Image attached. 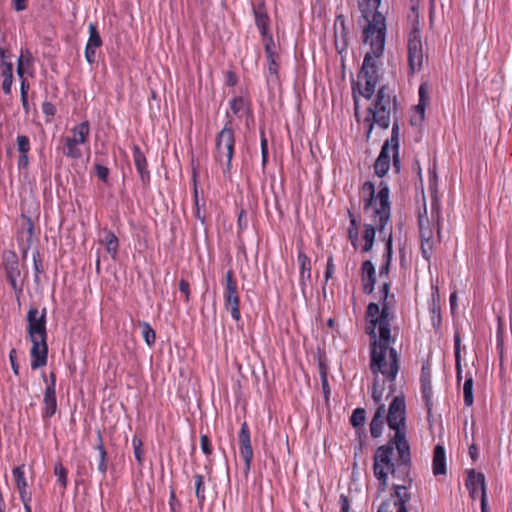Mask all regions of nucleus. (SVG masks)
<instances>
[{
    "instance_id": "nucleus-35",
    "label": "nucleus",
    "mask_w": 512,
    "mask_h": 512,
    "mask_svg": "<svg viewBox=\"0 0 512 512\" xmlns=\"http://www.w3.org/2000/svg\"><path fill=\"white\" fill-rule=\"evenodd\" d=\"M399 138H400V128L398 121L395 120L392 126L391 137L386 140L384 144H388V148L391 150H399Z\"/></svg>"
},
{
    "instance_id": "nucleus-32",
    "label": "nucleus",
    "mask_w": 512,
    "mask_h": 512,
    "mask_svg": "<svg viewBox=\"0 0 512 512\" xmlns=\"http://www.w3.org/2000/svg\"><path fill=\"white\" fill-rule=\"evenodd\" d=\"M428 92L425 84L420 85L419 87V103L416 106V111L419 114V119L423 120L425 115V108L428 104Z\"/></svg>"
},
{
    "instance_id": "nucleus-11",
    "label": "nucleus",
    "mask_w": 512,
    "mask_h": 512,
    "mask_svg": "<svg viewBox=\"0 0 512 512\" xmlns=\"http://www.w3.org/2000/svg\"><path fill=\"white\" fill-rule=\"evenodd\" d=\"M27 322L30 340L47 338L45 308L41 313L35 307L30 308L27 313Z\"/></svg>"
},
{
    "instance_id": "nucleus-2",
    "label": "nucleus",
    "mask_w": 512,
    "mask_h": 512,
    "mask_svg": "<svg viewBox=\"0 0 512 512\" xmlns=\"http://www.w3.org/2000/svg\"><path fill=\"white\" fill-rule=\"evenodd\" d=\"M379 304L371 302L366 309V332L370 336V369L377 378L381 373L388 381L394 382L398 374L399 355L391 347L395 341L391 337V322L394 319L392 311L394 295H389V284L384 282L380 289Z\"/></svg>"
},
{
    "instance_id": "nucleus-49",
    "label": "nucleus",
    "mask_w": 512,
    "mask_h": 512,
    "mask_svg": "<svg viewBox=\"0 0 512 512\" xmlns=\"http://www.w3.org/2000/svg\"><path fill=\"white\" fill-rule=\"evenodd\" d=\"M383 387L380 386L377 381L374 382V385H373V390H372V398L374 400V402L379 406L382 401V396H383Z\"/></svg>"
},
{
    "instance_id": "nucleus-15",
    "label": "nucleus",
    "mask_w": 512,
    "mask_h": 512,
    "mask_svg": "<svg viewBox=\"0 0 512 512\" xmlns=\"http://www.w3.org/2000/svg\"><path fill=\"white\" fill-rule=\"evenodd\" d=\"M466 487L472 498H476L479 492L480 498L483 497V495H486L484 474L470 470L466 479Z\"/></svg>"
},
{
    "instance_id": "nucleus-8",
    "label": "nucleus",
    "mask_w": 512,
    "mask_h": 512,
    "mask_svg": "<svg viewBox=\"0 0 512 512\" xmlns=\"http://www.w3.org/2000/svg\"><path fill=\"white\" fill-rule=\"evenodd\" d=\"M72 133V136H67L63 139L64 147L62 149V153L66 157L79 159L82 157V152L79 148V145L86 143L89 138V123L87 121L81 122L73 128Z\"/></svg>"
},
{
    "instance_id": "nucleus-29",
    "label": "nucleus",
    "mask_w": 512,
    "mask_h": 512,
    "mask_svg": "<svg viewBox=\"0 0 512 512\" xmlns=\"http://www.w3.org/2000/svg\"><path fill=\"white\" fill-rule=\"evenodd\" d=\"M300 266V278L303 282L305 279L311 278V261L310 258L302 251H299L297 257Z\"/></svg>"
},
{
    "instance_id": "nucleus-20",
    "label": "nucleus",
    "mask_w": 512,
    "mask_h": 512,
    "mask_svg": "<svg viewBox=\"0 0 512 512\" xmlns=\"http://www.w3.org/2000/svg\"><path fill=\"white\" fill-rule=\"evenodd\" d=\"M432 471L435 476L446 474V454L442 445H436L434 448Z\"/></svg>"
},
{
    "instance_id": "nucleus-58",
    "label": "nucleus",
    "mask_w": 512,
    "mask_h": 512,
    "mask_svg": "<svg viewBox=\"0 0 512 512\" xmlns=\"http://www.w3.org/2000/svg\"><path fill=\"white\" fill-rule=\"evenodd\" d=\"M42 111L45 115L53 117L56 113V108L51 102H44L42 105Z\"/></svg>"
},
{
    "instance_id": "nucleus-46",
    "label": "nucleus",
    "mask_w": 512,
    "mask_h": 512,
    "mask_svg": "<svg viewBox=\"0 0 512 512\" xmlns=\"http://www.w3.org/2000/svg\"><path fill=\"white\" fill-rule=\"evenodd\" d=\"M17 148L20 154H28L30 151V140L25 135L17 137Z\"/></svg>"
},
{
    "instance_id": "nucleus-24",
    "label": "nucleus",
    "mask_w": 512,
    "mask_h": 512,
    "mask_svg": "<svg viewBox=\"0 0 512 512\" xmlns=\"http://www.w3.org/2000/svg\"><path fill=\"white\" fill-rule=\"evenodd\" d=\"M133 160L143 183L149 180L146 157L137 145L133 147Z\"/></svg>"
},
{
    "instance_id": "nucleus-54",
    "label": "nucleus",
    "mask_w": 512,
    "mask_h": 512,
    "mask_svg": "<svg viewBox=\"0 0 512 512\" xmlns=\"http://www.w3.org/2000/svg\"><path fill=\"white\" fill-rule=\"evenodd\" d=\"M194 201H195V206H196L195 217L197 219H199L202 223H204L205 216L202 215V213H201V209H200V206H199V200H198V191H197V187L196 186L194 187Z\"/></svg>"
},
{
    "instance_id": "nucleus-50",
    "label": "nucleus",
    "mask_w": 512,
    "mask_h": 512,
    "mask_svg": "<svg viewBox=\"0 0 512 512\" xmlns=\"http://www.w3.org/2000/svg\"><path fill=\"white\" fill-rule=\"evenodd\" d=\"M179 290L184 296V300L186 303L190 300V284L185 279H181L179 282Z\"/></svg>"
},
{
    "instance_id": "nucleus-25",
    "label": "nucleus",
    "mask_w": 512,
    "mask_h": 512,
    "mask_svg": "<svg viewBox=\"0 0 512 512\" xmlns=\"http://www.w3.org/2000/svg\"><path fill=\"white\" fill-rule=\"evenodd\" d=\"M16 486L19 490L21 501H27L31 498V493L27 491V482L24 477L22 466L16 467L12 471Z\"/></svg>"
},
{
    "instance_id": "nucleus-27",
    "label": "nucleus",
    "mask_w": 512,
    "mask_h": 512,
    "mask_svg": "<svg viewBox=\"0 0 512 512\" xmlns=\"http://www.w3.org/2000/svg\"><path fill=\"white\" fill-rule=\"evenodd\" d=\"M253 13L255 17V24L260 30V33L268 31L269 17L266 13L264 4L261 3L255 6L253 8Z\"/></svg>"
},
{
    "instance_id": "nucleus-16",
    "label": "nucleus",
    "mask_w": 512,
    "mask_h": 512,
    "mask_svg": "<svg viewBox=\"0 0 512 512\" xmlns=\"http://www.w3.org/2000/svg\"><path fill=\"white\" fill-rule=\"evenodd\" d=\"M362 271V284L363 290L367 294H371L374 291L376 283V271L373 263L370 260H366L361 265Z\"/></svg>"
},
{
    "instance_id": "nucleus-62",
    "label": "nucleus",
    "mask_w": 512,
    "mask_h": 512,
    "mask_svg": "<svg viewBox=\"0 0 512 512\" xmlns=\"http://www.w3.org/2000/svg\"><path fill=\"white\" fill-rule=\"evenodd\" d=\"M29 159L28 154H20L18 159V168L25 169L28 166Z\"/></svg>"
},
{
    "instance_id": "nucleus-43",
    "label": "nucleus",
    "mask_w": 512,
    "mask_h": 512,
    "mask_svg": "<svg viewBox=\"0 0 512 512\" xmlns=\"http://www.w3.org/2000/svg\"><path fill=\"white\" fill-rule=\"evenodd\" d=\"M262 35V38H263V42H264V47H265V52H266V57L267 58H271V57H275V56H278L274 51H273V47H274V41H273V37L271 34L268 33V31L264 32V33H261Z\"/></svg>"
},
{
    "instance_id": "nucleus-18",
    "label": "nucleus",
    "mask_w": 512,
    "mask_h": 512,
    "mask_svg": "<svg viewBox=\"0 0 512 512\" xmlns=\"http://www.w3.org/2000/svg\"><path fill=\"white\" fill-rule=\"evenodd\" d=\"M421 388H422V398L425 402V406L427 408L428 414L431 413L432 409V385H431V376L429 369L426 367L422 368L421 374Z\"/></svg>"
},
{
    "instance_id": "nucleus-30",
    "label": "nucleus",
    "mask_w": 512,
    "mask_h": 512,
    "mask_svg": "<svg viewBox=\"0 0 512 512\" xmlns=\"http://www.w3.org/2000/svg\"><path fill=\"white\" fill-rule=\"evenodd\" d=\"M6 276L13 289H17V279L20 276L17 260L8 262L6 265Z\"/></svg>"
},
{
    "instance_id": "nucleus-39",
    "label": "nucleus",
    "mask_w": 512,
    "mask_h": 512,
    "mask_svg": "<svg viewBox=\"0 0 512 512\" xmlns=\"http://www.w3.org/2000/svg\"><path fill=\"white\" fill-rule=\"evenodd\" d=\"M441 219H442V217H441L439 201L436 198H433L432 202H431V220L436 223L438 234H440Z\"/></svg>"
},
{
    "instance_id": "nucleus-13",
    "label": "nucleus",
    "mask_w": 512,
    "mask_h": 512,
    "mask_svg": "<svg viewBox=\"0 0 512 512\" xmlns=\"http://www.w3.org/2000/svg\"><path fill=\"white\" fill-rule=\"evenodd\" d=\"M239 445L240 455L243 458L246 466L245 472L248 473L253 459V449L251 446L249 427L246 422L242 423L241 425L239 432Z\"/></svg>"
},
{
    "instance_id": "nucleus-33",
    "label": "nucleus",
    "mask_w": 512,
    "mask_h": 512,
    "mask_svg": "<svg viewBox=\"0 0 512 512\" xmlns=\"http://www.w3.org/2000/svg\"><path fill=\"white\" fill-rule=\"evenodd\" d=\"M54 475L57 477V482L61 487V492L64 493L67 487L68 471L61 462H57L54 466Z\"/></svg>"
},
{
    "instance_id": "nucleus-22",
    "label": "nucleus",
    "mask_w": 512,
    "mask_h": 512,
    "mask_svg": "<svg viewBox=\"0 0 512 512\" xmlns=\"http://www.w3.org/2000/svg\"><path fill=\"white\" fill-rule=\"evenodd\" d=\"M57 410L56 391L52 387H46L43 397V418H51Z\"/></svg>"
},
{
    "instance_id": "nucleus-52",
    "label": "nucleus",
    "mask_w": 512,
    "mask_h": 512,
    "mask_svg": "<svg viewBox=\"0 0 512 512\" xmlns=\"http://www.w3.org/2000/svg\"><path fill=\"white\" fill-rule=\"evenodd\" d=\"M96 49L97 47L86 45L85 47V58L89 64L96 62Z\"/></svg>"
},
{
    "instance_id": "nucleus-4",
    "label": "nucleus",
    "mask_w": 512,
    "mask_h": 512,
    "mask_svg": "<svg viewBox=\"0 0 512 512\" xmlns=\"http://www.w3.org/2000/svg\"><path fill=\"white\" fill-rule=\"evenodd\" d=\"M389 187L386 182L381 181L378 186V192L375 194V185L371 181H366L362 185V193L366 195L364 198V209L372 210V216L376 220L379 218L378 231L380 237L386 240L385 262L379 269L380 277H387L392 257V230L388 228L391 216V205L389 200Z\"/></svg>"
},
{
    "instance_id": "nucleus-61",
    "label": "nucleus",
    "mask_w": 512,
    "mask_h": 512,
    "mask_svg": "<svg viewBox=\"0 0 512 512\" xmlns=\"http://www.w3.org/2000/svg\"><path fill=\"white\" fill-rule=\"evenodd\" d=\"M392 158H393V166L396 172L400 171V159H399V150H391Z\"/></svg>"
},
{
    "instance_id": "nucleus-47",
    "label": "nucleus",
    "mask_w": 512,
    "mask_h": 512,
    "mask_svg": "<svg viewBox=\"0 0 512 512\" xmlns=\"http://www.w3.org/2000/svg\"><path fill=\"white\" fill-rule=\"evenodd\" d=\"M132 445H133V449H134V456H135L137 462L141 465L142 462H143V458H142V441H141V439L136 437V436L133 437Z\"/></svg>"
},
{
    "instance_id": "nucleus-12",
    "label": "nucleus",
    "mask_w": 512,
    "mask_h": 512,
    "mask_svg": "<svg viewBox=\"0 0 512 512\" xmlns=\"http://www.w3.org/2000/svg\"><path fill=\"white\" fill-rule=\"evenodd\" d=\"M419 228H420V236H421V250L423 257L428 260L431 256L432 244L431 239L433 236L432 228L430 227V219L427 216L426 207L424 208V213L419 214L418 217Z\"/></svg>"
},
{
    "instance_id": "nucleus-55",
    "label": "nucleus",
    "mask_w": 512,
    "mask_h": 512,
    "mask_svg": "<svg viewBox=\"0 0 512 512\" xmlns=\"http://www.w3.org/2000/svg\"><path fill=\"white\" fill-rule=\"evenodd\" d=\"M335 272V265L333 263V258L330 256L327 260L326 271H325V281L327 282Z\"/></svg>"
},
{
    "instance_id": "nucleus-6",
    "label": "nucleus",
    "mask_w": 512,
    "mask_h": 512,
    "mask_svg": "<svg viewBox=\"0 0 512 512\" xmlns=\"http://www.w3.org/2000/svg\"><path fill=\"white\" fill-rule=\"evenodd\" d=\"M235 148V135L228 121L224 128L216 136L214 158L223 166L224 175L230 174L232 169V158Z\"/></svg>"
},
{
    "instance_id": "nucleus-23",
    "label": "nucleus",
    "mask_w": 512,
    "mask_h": 512,
    "mask_svg": "<svg viewBox=\"0 0 512 512\" xmlns=\"http://www.w3.org/2000/svg\"><path fill=\"white\" fill-rule=\"evenodd\" d=\"M364 211L366 213L370 214V217L373 221V224H365L364 225L365 229H364L363 239L365 241V244L363 246V251L367 252L372 249V246L374 244L376 229H378V225H379V218H377L376 220L374 219V217L372 216V213H373L372 210L366 211L364 209Z\"/></svg>"
},
{
    "instance_id": "nucleus-64",
    "label": "nucleus",
    "mask_w": 512,
    "mask_h": 512,
    "mask_svg": "<svg viewBox=\"0 0 512 512\" xmlns=\"http://www.w3.org/2000/svg\"><path fill=\"white\" fill-rule=\"evenodd\" d=\"M96 448L99 451L100 457L107 456V452L104 448L102 436L100 433H98V444H97Z\"/></svg>"
},
{
    "instance_id": "nucleus-31",
    "label": "nucleus",
    "mask_w": 512,
    "mask_h": 512,
    "mask_svg": "<svg viewBox=\"0 0 512 512\" xmlns=\"http://www.w3.org/2000/svg\"><path fill=\"white\" fill-rule=\"evenodd\" d=\"M1 75L3 77L2 89L6 95L11 93L13 83V65H6L4 69H1Z\"/></svg>"
},
{
    "instance_id": "nucleus-10",
    "label": "nucleus",
    "mask_w": 512,
    "mask_h": 512,
    "mask_svg": "<svg viewBox=\"0 0 512 512\" xmlns=\"http://www.w3.org/2000/svg\"><path fill=\"white\" fill-rule=\"evenodd\" d=\"M394 502L391 500L383 501L378 507L377 512H408L407 504L411 500V493L404 485L394 487Z\"/></svg>"
},
{
    "instance_id": "nucleus-17",
    "label": "nucleus",
    "mask_w": 512,
    "mask_h": 512,
    "mask_svg": "<svg viewBox=\"0 0 512 512\" xmlns=\"http://www.w3.org/2000/svg\"><path fill=\"white\" fill-rule=\"evenodd\" d=\"M279 56L267 58L266 81L269 89H275L280 85Z\"/></svg>"
},
{
    "instance_id": "nucleus-19",
    "label": "nucleus",
    "mask_w": 512,
    "mask_h": 512,
    "mask_svg": "<svg viewBox=\"0 0 512 512\" xmlns=\"http://www.w3.org/2000/svg\"><path fill=\"white\" fill-rule=\"evenodd\" d=\"M391 149L388 148V144H383L380 154L374 164L375 173L379 177H383L389 170L391 160Z\"/></svg>"
},
{
    "instance_id": "nucleus-53",
    "label": "nucleus",
    "mask_w": 512,
    "mask_h": 512,
    "mask_svg": "<svg viewBox=\"0 0 512 512\" xmlns=\"http://www.w3.org/2000/svg\"><path fill=\"white\" fill-rule=\"evenodd\" d=\"M0 59H1V69H4L6 65H13L11 62V55L8 51L2 47H0Z\"/></svg>"
},
{
    "instance_id": "nucleus-42",
    "label": "nucleus",
    "mask_w": 512,
    "mask_h": 512,
    "mask_svg": "<svg viewBox=\"0 0 512 512\" xmlns=\"http://www.w3.org/2000/svg\"><path fill=\"white\" fill-rule=\"evenodd\" d=\"M262 35V38H263V42H264V47H265V52H266V57L267 58H271V57H275V56H278L274 51H273V47H274V41H273V37L271 34L268 33V31L264 32V33H261Z\"/></svg>"
},
{
    "instance_id": "nucleus-36",
    "label": "nucleus",
    "mask_w": 512,
    "mask_h": 512,
    "mask_svg": "<svg viewBox=\"0 0 512 512\" xmlns=\"http://www.w3.org/2000/svg\"><path fill=\"white\" fill-rule=\"evenodd\" d=\"M139 326L142 329V336L148 346H152L156 340V333L148 322H140Z\"/></svg>"
},
{
    "instance_id": "nucleus-21",
    "label": "nucleus",
    "mask_w": 512,
    "mask_h": 512,
    "mask_svg": "<svg viewBox=\"0 0 512 512\" xmlns=\"http://www.w3.org/2000/svg\"><path fill=\"white\" fill-rule=\"evenodd\" d=\"M386 416V409L384 404H380L370 423V433L373 438H378L382 434L384 421Z\"/></svg>"
},
{
    "instance_id": "nucleus-28",
    "label": "nucleus",
    "mask_w": 512,
    "mask_h": 512,
    "mask_svg": "<svg viewBox=\"0 0 512 512\" xmlns=\"http://www.w3.org/2000/svg\"><path fill=\"white\" fill-rule=\"evenodd\" d=\"M100 242L105 245L107 252L111 254L112 258L114 259L119 247L118 238L116 235L110 230H104Z\"/></svg>"
},
{
    "instance_id": "nucleus-57",
    "label": "nucleus",
    "mask_w": 512,
    "mask_h": 512,
    "mask_svg": "<svg viewBox=\"0 0 512 512\" xmlns=\"http://www.w3.org/2000/svg\"><path fill=\"white\" fill-rule=\"evenodd\" d=\"M461 340L458 333L454 336V354H455V360H461Z\"/></svg>"
},
{
    "instance_id": "nucleus-5",
    "label": "nucleus",
    "mask_w": 512,
    "mask_h": 512,
    "mask_svg": "<svg viewBox=\"0 0 512 512\" xmlns=\"http://www.w3.org/2000/svg\"><path fill=\"white\" fill-rule=\"evenodd\" d=\"M397 111L396 97L388 85L379 88L374 100L367 108L364 124L367 126L366 139L369 140L374 125L381 129H387L390 125L391 115Z\"/></svg>"
},
{
    "instance_id": "nucleus-56",
    "label": "nucleus",
    "mask_w": 512,
    "mask_h": 512,
    "mask_svg": "<svg viewBox=\"0 0 512 512\" xmlns=\"http://www.w3.org/2000/svg\"><path fill=\"white\" fill-rule=\"evenodd\" d=\"M339 506H340V512H349L350 510V501L348 499V496L345 494H341L339 497Z\"/></svg>"
},
{
    "instance_id": "nucleus-26",
    "label": "nucleus",
    "mask_w": 512,
    "mask_h": 512,
    "mask_svg": "<svg viewBox=\"0 0 512 512\" xmlns=\"http://www.w3.org/2000/svg\"><path fill=\"white\" fill-rule=\"evenodd\" d=\"M33 56L28 50H21L17 61V74L20 79H24V74L33 66Z\"/></svg>"
},
{
    "instance_id": "nucleus-40",
    "label": "nucleus",
    "mask_w": 512,
    "mask_h": 512,
    "mask_svg": "<svg viewBox=\"0 0 512 512\" xmlns=\"http://www.w3.org/2000/svg\"><path fill=\"white\" fill-rule=\"evenodd\" d=\"M89 46L97 47L99 48L102 45V40L100 37V34L94 24L89 25V39L87 41V44Z\"/></svg>"
},
{
    "instance_id": "nucleus-38",
    "label": "nucleus",
    "mask_w": 512,
    "mask_h": 512,
    "mask_svg": "<svg viewBox=\"0 0 512 512\" xmlns=\"http://www.w3.org/2000/svg\"><path fill=\"white\" fill-rule=\"evenodd\" d=\"M195 481V494L200 504L205 501V485H204V477L201 474H196L194 476Z\"/></svg>"
},
{
    "instance_id": "nucleus-59",
    "label": "nucleus",
    "mask_w": 512,
    "mask_h": 512,
    "mask_svg": "<svg viewBox=\"0 0 512 512\" xmlns=\"http://www.w3.org/2000/svg\"><path fill=\"white\" fill-rule=\"evenodd\" d=\"M9 359L11 363V367L13 369V372L18 375L19 374V364L17 363L16 359V350L12 349L9 353Z\"/></svg>"
},
{
    "instance_id": "nucleus-48",
    "label": "nucleus",
    "mask_w": 512,
    "mask_h": 512,
    "mask_svg": "<svg viewBox=\"0 0 512 512\" xmlns=\"http://www.w3.org/2000/svg\"><path fill=\"white\" fill-rule=\"evenodd\" d=\"M94 168H95V172H96V175L98 176V178L100 180H102L103 182H107L108 176H109V169L106 166H103L99 163H96L94 165Z\"/></svg>"
},
{
    "instance_id": "nucleus-7",
    "label": "nucleus",
    "mask_w": 512,
    "mask_h": 512,
    "mask_svg": "<svg viewBox=\"0 0 512 512\" xmlns=\"http://www.w3.org/2000/svg\"><path fill=\"white\" fill-rule=\"evenodd\" d=\"M407 57L411 74L422 70L426 56L423 51L420 29L417 26H414L408 34Z\"/></svg>"
},
{
    "instance_id": "nucleus-37",
    "label": "nucleus",
    "mask_w": 512,
    "mask_h": 512,
    "mask_svg": "<svg viewBox=\"0 0 512 512\" xmlns=\"http://www.w3.org/2000/svg\"><path fill=\"white\" fill-rule=\"evenodd\" d=\"M230 109L238 117H241L247 111V102L242 97L233 98L230 101Z\"/></svg>"
},
{
    "instance_id": "nucleus-60",
    "label": "nucleus",
    "mask_w": 512,
    "mask_h": 512,
    "mask_svg": "<svg viewBox=\"0 0 512 512\" xmlns=\"http://www.w3.org/2000/svg\"><path fill=\"white\" fill-rule=\"evenodd\" d=\"M169 505L172 512H176V507L180 505L173 490L170 492Z\"/></svg>"
},
{
    "instance_id": "nucleus-9",
    "label": "nucleus",
    "mask_w": 512,
    "mask_h": 512,
    "mask_svg": "<svg viewBox=\"0 0 512 512\" xmlns=\"http://www.w3.org/2000/svg\"><path fill=\"white\" fill-rule=\"evenodd\" d=\"M224 307L231 314V317L235 321L241 319V313L239 309V293L237 288V282L234 279V272L228 270L225 275V287H224Z\"/></svg>"
},
{
    "instance_id": "nucleus-51",
    "label": "nucleus",
    "mask_w": 512,
    "mask_h": 512,
    "mask_svg": "<svg viewBox=\"0 0 512 512\" xmlns=\"http://www.w3.org/2000/svg\"><path fill=\"white\" fill-rule=\"evenodd\" d=\"M200 445H201V449L205 455H210L212 453L211 442L207 435H201Z\"/></svg>"
},
{
    "instance_id": "nucleus-44",
    "label": "nucleus",
    "mask_w": 512,
    "mask_h": 512,
    "mask_svg": "<svg viewBox=\"0 0 512 512\" xmlns=\"http://www.w3.org/2000/svg\"><path fill=\"white\" fill-rule=\"evenodd\" d=\"M351 425L353 427H360L365 422V410L363 408H356L350 418Z\"/></svg>"
},
{
    "instance_id": "nucleus-14",
    "label": "nucleus",
    "mask_w": 512,
    "mask_h": 512,
    "mask_svg": "<svg viewBox=\"0 0 512 512\" xmlns=\"http://www.w3.org/2000/svg\"><path fill=\"white\" fill-rule=\"evenodd\" d=\"M31 342V368L35 370L47 364L48 346L46 338L34 339Z\"/></svg>"
},
{
    "instance_id": "nucleus-3",
    "label": "nucleus",
    "mask_w": 512,
    "mask_h": 512,
    "mask_svg": "<svg viewBox=\"0 0 512 512\" xmlns=\"http://www.w3.org/2000/svg\"><path fill=\"white\" fill-rule=\"evenodd\" d=\"M381 0H363L359 2V10L361 18L366 22L363 28L364 43L370 46V51L366 52L360 77H363L365 84L360 94L370 99L374 92L376 85L379 82V74L376 64V59L381 57L385 48L386 40V17L382 11L379 10Z\"/></svg>"
},
{
    "instance_id": "nucleus-41",
    "label": "nucleus",
    "mask_w": 512,
    "mask_h": 512,
    "mask_svg": "<svg viewBox=\"0 0 512 512\" xmlns=\"http://www.w3.org/2000/svg\"><path fill=\"white\" fill-rule=\"evenodd\" d=\"M28 90H29V83L27 82V80L25 78L21 79V87H20L21 103H22V107L26 114H28L30 111V106L28 103Z\"/></svg>"
},
{
    "instance_id": "nucleus-63",
    "label": "nucleus",
    "mask_w": 512,
    "mask_h": 512,
    "mask_svg": "<svg viewBox=\"0 0 512 512\" xmlns=\"http://www.w3.org/2000/svg\"><path fill=\"white\" fill-rule=\"evenodd\" d=\"M107 456H103V457H100V461H99V464H98V470L103 474L105 475L106 474V471H107Z\"/></svg>"
},
{
    "instance_id": "nucleus-1",
    "label": "nucleus",
    "mask_w": 512,
    "mask_h": 512,
    "mask_svg": "<svg viewBox=\"0 0 512 512\" xmlns=\"http://www.w3.org/2000/svg\"><path fill=\"white\" fill-rule=\"evenodd\" d=\"M386 421L391 430L395 431L394 437L386 444L377 448L374 454V476L380 483V490L385 491L388 485V475L402 481L393 484L392 489L397 485H404L409 491L412 483L411 453L410 446L406 439V405L404 396H395L386 412ZM391 494V502L395 501Z\"/></svg>"
},
{
    "instance_id": "nucleus-45",
    "label": "nucleus",
    "mask_w": 512,
    "mask_h": 512,
    "mask_svg": "<svg viewBox=\"0 0 512 512\" xmlns=\"http://www.w3.org/2000/svg\"><path fill=\"white\" fill-rule=\"evenodd\" d=\"M350 215V227L348 229V236L351 240V243L355 246L356 242L358 241V222L353 217V215L349 212Z\"/></svg>"
},
{
    "instance_id": "nucleus-34",
    "label": "nucleus",
    "mask_w": 512,
    "mask_h": 512,
    "mask_svg": "<svg viewBox=\"0 0 512 512\" xmlns=\"http://www.w3.org/2000/svg\"><path fill=\"white\" fill-rule=\"evenodd\" d=\"M463 394H464V403L467 407L473 405L474 397H473V377L471 375L466 377V380L463 385Z\"/></svg>"
}]
</instances>
